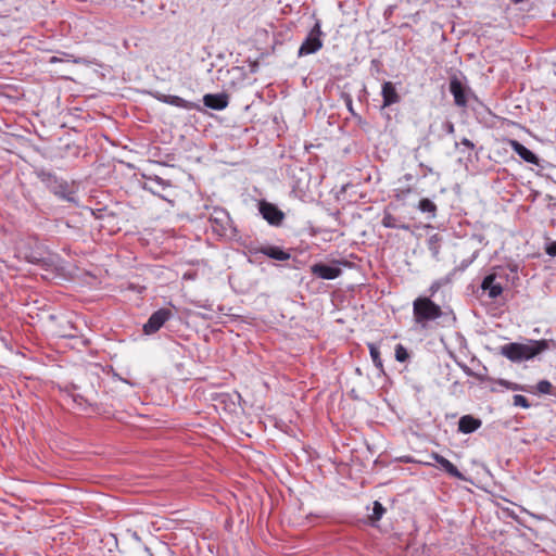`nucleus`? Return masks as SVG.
Masks as SVG:
<instances>
[{
  "instance_id": "nucleus-21",
  "label": "nucleus",
  "mask_w": 556,
  "mask_h": 556,
  "mask_svg": "<svg viewBox=\"0 0 556 556\" xmlns=\"http://www.w3.org/2000/svg\"><path fill=\"white\" fill-rule=\"evenodd\" d=\"M368 349H369V354H370V357L372 359V363L375 364V366L380 370V371H383V364H382V359L380 357V351L379 349L377 348L376 344L374 343H368Z\"/></svg>"
},
{
  "instance_id": "nucleus-17",
  "label": "nucleus",
  "mask_w": 556,
  "mask_h": 556,
  "mask_svg": "<svg viewBox=\"0 0 556 556\" xmlns=\"http://www.w3.org/2000/svg\"><path fill=\"white\" fill-rule=\"evenodd\" d=\"M169 187V182L159 176H150L147 178L143 189L157 194L160 190H165Z\"/></svg>"
},
{
  "instance_id": "nucleus-2",
  "label": "nucleus",
  "mask_w": 556,
  "mask_h": 556,
  "mask_svg": "<svg viewBox=\"0 0 556 556\" xmlns=\"http://www.w3.org/2000/svg\"><path fill=\"white\" fill-rule=\"evenodd\" d=\"M38 178L46 185V187L60 199L77 203L75 184L56 177L54 174L46 170L38 173Z\"/></svg>"
},
{
  "instance_id": "nucleus-33",
  "label": "nucleus",
  "mask_w": 556,
  "mask_h": 556,
  "mask_svg": "<svg viewBox=\"0 0 556 556\" xmlns=\"http://www.w3.org/2000/svg\"><path fill=\"white\" fill-rule=\"evenodd\" d=\"M445 126L448 134L454 132V125L451 122H447Z\"/></svg>"
},
{
  "instance_id": "nucleus-22",
  "label": "nucleus",
  "mask_w": 556,
  "mask_h": 556,
  "mask_svg": "<svg viewBox=\"0 0 556 556\" xmlns=\"http://www.w3.org/2000/svg\"><path fill=\"white\" fill-rule=\"evenodd\" d=\"M381 224L386 228H399V226L396 224V218L393 215L389 214V213L384 214V216H383V218L381 220ZM400 228L408 229V226L403 225V226H400Z\"/></svg>"
},
{
  "instance_id": "nucleus-19",
  "label": "nucleus",
  "mask_w": 556,
  "mask_h": 556,
  "mask_svg": "<svg viewBox=\"0 0 556 556\" xmlns=\"http://www.w3.org/2000/svg\"><path fill=\"white\" fill-rule=\"evenodd\" d=\"M417 208L421 213H427L430 219L437 216V205L428 198H424L419 201Z\"/></svg>"
},
{
  "instance_id": "nucleus-4",
  "label": "nucleus",
  "mask_w": 556,
  "mask_h": 556,
  "mask_svg": "<svg viewBox=\"0 0 556 556\" xmlns=\"http://www.w3.org/2000/svg\"><path fill=\"white\" fill-rule=\"evenodd\" d=\"M321 23L316 21L306 38L299 48L298 55L305 56L318 52L323 48Z\"/></svg>"
},
{
  "instance_id": "nucleus-10",
  "label": "nucleus",
  "mask_w": 556,
  "mask_h": 556,
  "mask_svg": "<svg viewBox=\"0 0 556 556\" xmlns=\"http://www.w3.org/2000/svg\"><path fill=\"white\" fill-rule=\"evenodd\" d=\"M157 99L161 102H164L166 104H169V105H173V106H176V108H180V109H184V110H187V111L199 110L200 109L199 104H197L194 102H191V101H188V100H185L184 98L178 97V96L161 94V96L157 97Z\"/></svg>"
},
{
  "instance_id": "nucleus-34",
  "label": "nucleus",
  "mask_w": 556,
  "mask_h": 556,
  "mask_svg": "<svg viewBox=\"0 0 556 556\" xmlns=\"http://www.w3.org/2000/svg\"><path fill=\"white\" fill-rule=\"evenodd\" d=\"M515 3L522 2L523 0H513Z\"/></svg>"
},
{
  "instance_id": "nucleus-32",
  "label": "nucleus",
  "mask_w": 556,
  "mask_h": 556,
  "mask_svg": "<svg viewBox=\"0 0 556 556\" xmlns=\"http://www.w3.org/2000/svg\"><path fill=\"white\" fill-rule=\"evenodd\" d=\"M462 143H463L464 146H466L467 148H469V149H472V148H473V143H472L469 139H467V138H464V139L462 140Z\"/></svg>"
},
{
  "instance_id": "nucleus-11",
  "label": "nucleus",
  "mask_w": 556,
  "mask_h": 556,
  "mask_svg": "<svg viewBox=\"0 0 556 556\" xmlns=\"http://www.w3.org/2000/svg\"><path fill=\"white\" fill-rule=\"evenodd\" d=\"M382 108H388L401 101L395 86L391 81H384L381 87Z\"/></svg>"
},
{
  "instance_id": "nucleus-23",
  "label": "nucleus",
  "mask_w": 556,
  "mask_h": 556,
  "mask_svg": "<svg viewBox=\"0 0 556 556\" xmlns=\"http://www.w3.org/2000/svg\"><path fill=\"white\" fill-rule=\"evenodd\" d=\"M409 355L407 350L402 345L397 344L395 346V359L400 363H404L408 359Z\"/></svg>"
},
{
  "instance_id": "nucleus-14",
  "label": "nucleus",
  "mask_w": 556,
  "mask_h": 556,
  "mask_svg": "<svg viewBox=\"0 0 556 556\" xmlns=\"http://www.w3.org/2000/svg\"><path fill=\"white\" fill-rule=\"evenodd\" d=\"M430 457L440 466L441 469L446 471L450 476L464 480V475L454 466L448 459L438 453H432Z\"/></svg>"
},
{
  "instance_id": "nucleus-28",
  "label": "nucleus",
  "mask_w": 556,
  "mask_h": 556,
  "mask_svg": "<svg viewBox=\"0 0 556 556\" xmlns=\"http://www.w3.org/2000/svg\"><path fill=\"white\" fill-rule=\"evenodd\" d=\"M513 403H514L515 406H520L522 408H529L530 407V403H529L528 399L525 397L523 395H520V394L514 395Z\"/></svg>"
},
{
  "instance_id": "nucleus-15",
  "label": "nucleus",
  "mask_w": 556,
  "mask_h": 556,
  "mask_svg": "<svg viewBox=\"0 0 556 556\" xmlns=\"http://www.w3.org/2000/svg\"><path fill=\"white\" fill-rule=\"evenodd\" d=\"M481 427V420L472 417L471 415H465L460 417L458 421V431L462 433H472Z\"/></svg>"
},
{
  "instance_id": "nucleus-25",
  "label": "nucleus",
  "mask_w": 556,
  "mask_h": 556,
  "mask_svg": "<svg viewBox=\"0 0 556 556\" xmlns=\"http://www.w3.org/2000/svg\"><path fill=\"white\" fill-rule=\"evenodd\" d=\"M536 391L541 394H552L553 384L548 380H541L536 384Z\"/></svg>"
},
{
  "instance_id": "nucleus-5",
  "label": "nucleus",
  "mask_w": 556,
  "mask_h": 556,
  "mask_svg": "<svg viewBox=\"0 0 556 556\" xmlns=\"http://www.w3.org/2000/svg\"><path fill=\"white\" fill-rule=\"evenodd\" d=\"M172 317V312L167 308H160L154 312L143 325L146 334H153Z\"/></svg>"
},
{
  "instance_id": "nucleus-27",
  "label": "nucleus",
  "mask_w": 556,
  "mask_h": 556,
  "mask_svg": "<svg viewBox=\"0 0 556 556\" xmlns=\"http://www.w3.org/2000/svg\"><path fill=\"white\" fill-rule=\"evenodd\" d=\"M448 282V279H439V280H434L431 286L429 287V293H430V296H433L440 289L443 285L447 283Z\"/></svg>"
},
{
  "instance_id": "nucleus-13",
  "label": "nucleus",
  "mask_w": 556,
  "mask_h": 556,
  "mask_svg": "<svg viewBox=\"0 0 556 556\" xmlns=\"http://www.w3.org/2000/svg\"><path fill=\"white\" fill-rule=\"evenodd\" d=\"M511 150L525 162L539 165V157L517 140H509Z\"/></svg>"
},
{
  "instance_id": "nucleus-31",
  "label": "nucleus",
  "mask_w": 556,
  "mask_h": 556,
  "mask_svg": "<svg viewBox=\"0 0 556 556\" xmlns=\"http://www.w3.org/2000/svg\"><path fill=\"white\" fill-rule=\"evenodd\" d=\"M473 260H468V261H463L460 263V266H459V269L460 270H465L471 263H472Z\"/></svg>"
},
{
  "instance_id": "nucleus-1",
  "label": "nucleus",
  "mask_w": 556,
  "mask_h": 556,
  "mask_svg": "<svg viewBox=\"0 0 556 556\" xmlns=\"http://www.w3.org/2000/svg\"><path fill=\"white\" fill-rule=\"evenodd\" d=\"M548 348L546 340L533 341L528 344L508 343L501 348V354L511 362L528 361Z\"/></svg>"
},
{
  "instance_id": "nucleus-24",
  "label": "nucleus",
  "mask_w": 556,
  "mask_h": 556,
  "mask_svg": "<svg viewBox=\"0 0 556 556\" xmlns=\"http://www.w3.org/2000/svg\"><path fill=\"white\" fill-rule=\"evenodd\" d=\"M497 383L508 390H511V391H526V388L523 386L505 380V379H500L497 381Z\"/></svg>"
},
{
  "instance_id": "nucleus-18",
  "label": "nucleus",
  "mask_w": 556,
  "mask_h": 556,
  "mask_svg": "<svg viewBox=\"0 0 556 556\" xmlns=\"http://www.w3.org/2000/svg\"><path fill=\"white\" fill-rule=\"evenodd\" d=\"M260 252L276 261H288L290 258L289 252L276 245L264 247L260 250Z\"/></svg>"
},
{
  "instance_id": "nucleus-29",
  "label": "nucleus",
  "mask_w": 556,
  "mask_h": 556,
  "mask_svg": "<svg viewBox=\"0 0 556 556\" xmlns=\"http://www.w3.org/2000/svg\"><path fill=\"white\" fill-rule=\"evenodd\" d=\"M429 250L431 251L434 257L439 255V245H437V236H433L429 240Z\"/></svg>"
},
{
  "instance_id": "nucleus-9",
  "label": "nucleus",
  "mask_w": 556,
  "mask_h": 556,
  "mask_svg": "<svg viewBox=\"0 0 556 556\" xmlns=\"http://www.w3.org/2000/svg\"><path fill=\"white\" fill-rule=\"evenodd\" d=\"M481 289L488 293L490 299L494 300L502 294L503 285L496 281V274H490L483 278Z\"/></svg>"
},
{
  "instance_id": "nucleus-20",
  "label": "nucleus",
  "mask_w": 556,
  "mask_h": 556,
  "mask_svg": "<svg viewBox=\"0 0 556 556\" xmlns=\"http://www.w3.org/2000/svg\"><path fill=\"white\" fill-rule=\"evenodd\" d=\"M21 253L24 254V257L26 258L27 262L29 263H33V264H40L41 262L45 261V252L42 250L41 247L37 245L36 250L35 251H31V252H24L21 250Z\"/></svg>"
},
{
  "instance_id": "nucleus-30",
  "label": "nucleus",
  "mask_w": 556,
  "mask_h": 556,
  "mask_svg": "<svg viewBox=\"0 0 556 556\" xmlns=\"http://www.w3.org/2000/svg\"><path fill=\"white\" fill-rule=\"evenodd\" d=\"M546 253L551 256H556V241H553L547 245Z\"/></svg>"
},
{
  "instance_id": "nucleus-3",
  "label": "nucleus",
  "mask_w": 556,
  "mask_h": 556,
  "mask_svg": "<svg viewBox=\"0 0 556 556\" xmlns=\"http://www.w3.org/2000/svg\"><path fill=\"white\" fill-rule=\"evenodd\" d=\"M413 315L416 324L426 327L429 321L442 316V309L430 298L419 296L413 302Z\"/></svg>"
},
{
  "instance_id": "nucleus-7",
  "label": "nucleus",
  "mask_w": 556,
  "mask_h": 556,
  "mask_svg": "<svg viewBox=\"0 0 556 556\" xmlns=\"http://www.w3.org/2000/svg\"><path fill=\"white\" fill-rule=\"evenodd\" d=\"M210 222L216 232L225 233L230 225L229 214L223 208H214Z\"/></svg>"
},
{
  "instance_id": "nucleus-16",
  "label": "nucleus",
  "mask_w": 556,
  "mask_h": 556,
  "mask_svg": "<svg viewBox=\"0 0 556 556\" xmlns=\"http://www.w3.org/2000/svg\"><path fill=\"white\" fill-rule=\"evenodd\" d=\"M450 91L454 97V102L457 106H466L467 100L464 92L462 83L457 78H453L450 81Z\"/></svg>"
},
{
  "instance_id": "nucleus-6",
  "label": "nucleus",
  "mask_w": 556,
  "mask_h": 556,
  "mask_svg": "<svg viewBox=\"0 0 556 556\" xmlns=\"http://www.w3.org/2000/svg\"><path fill=\"white\" fill-rule=\"evenodd\" d=\"M260 213L273 226L280 225L285 217L283 213L276 205L265 201L260 203Z\"/></svg>"
},
{
  "instance_id": "nucleus-12",
  "label": "nucleus",
  "mask_w": 556,
  "mask_h": 556,
  "mask_svg": "<svg viewBox=\"0 0 556 556\" xmlns=\"http://www.w3.org/2000/svg\"><path fill=\"white\" fill-rule=\"evenodd\" d=\"M228 102V96L226 93H207L203 97L204 105L217 111L226 109Z\"/></svg>"
},
{
  "instance_id": "nucleus-26",
  "label": "nucleus",
  "mask_w": 556,
  "mask_h": 556,
  "mask_svg": "<svg viewBox=\"0 0 556 556\" xmlns=\"http://www.w3.org/2000/svg\"><path fill=\"white\" fill-rule=\"evenodd\" d=\"M384 511H386V509L381 503H379L377 501L374 502L371 519L375 521L380 520L382 518Z\"/></svg>"
},
{
  "instance_id": "nucleus-8",
  "label": "nucleus",
  "mask_w": 556,
  "mask_h": 556,
  "mask_svg": "<svg viewBox=\"0 0 556 556\" xmlns=\"http://www.w3.org/2000/svg\"><path fill=\"white\" fill-rule=\"evenodd\" d=\"M311 271L314 276L325 280H333L341 275V269L339 267L324 263L312 265Z\"/></svg>"
}]
</instances>
